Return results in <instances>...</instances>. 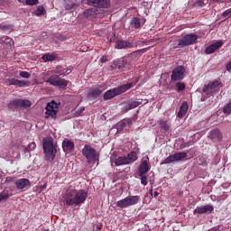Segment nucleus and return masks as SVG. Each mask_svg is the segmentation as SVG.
Wrapping results in <instances>:
<instances>
[{"mask_svg": "<svg viewBox=\"0 0 231 231\" xmlns=\"http://www.w3.org/2000/svg\"><path fill=\"white\" fill-rule=\"evenodd\" d=\"M63 199L65 205L68 207H80L88 199V191L86 189H75L73 187H69L64 191Z\"/></svg>", "mask_w": 231, "mask_h": 231, "instance_id": "f257e3e1", "label": "nucleus"}, {"mask_svg": "<svg viewBox=\"0 0 231 231\" xmlns=\"http://www.w3.org/2000/svg\"><path fill=\"white\" fill-rule=\"evenodd\" d=\"M43 152L47 162H53L57 154V145L53 143V138L46 137L42 139Z\"/></svg>", "mask_w": 231, "mask_h": 231, "instance_id": "f03ea898", "label": "nucleus"}, {"mask_svg": "<svg viewBox=\"0 0 231 231\" xmlns=\"http://www.w3.org/2000/svg\"><path fill=\"white\" fill-rule=\"evenodd\" d=\"M133 88V83H126L118 88L107 90L104 94V100H111V98H115L117 95H122V93H125V91H129Z\"/></svg>", "mask_w": 231, "mask_h": 231, "instance_id": "7ed1b4c3", "label": "nucleus"}, {"mask_svg": "<svg viewBox=\"0 0 231 231\" xmlns=\"http://www.w3.org/2000/svg\"><path fill=\"white\" fill-rule=\"evenodd\" d=\"M82 154L86 157L88 163H97L100 158V154L89 144L84 145Z\"/></svg>", "mask_w": 231, "mask_h": 231, "instance_id": "20e7f679", "label": "nucleus"}, {"mask_svg": "<svg viewBox=\"0 0 231 231\" xmlns=\"http://www.w3.org/2000/svg\"><path fill=\"white\" fill-rule=\"evenodd\" d=\"M131 68H133L131 58L116 60L111 65V69H118L119 71H127V69H131Z\"/></svg>", "mask_w": 231, "mask_h": 231, "instance_id": "39448f33", "label": "nucleus"}, {"mask_svg": "<svg viewBox=\"0 0 231 231\" xmlns=\"http://www.w3.org/2000/svg\"><path fill=\"white\" fill-rule=\"evenodd\" d=\"M140 201V196H128L119 201L116 202V207L119 208H127V207H133V205H136Z\"/></svg>", "mask_w": 231, "mask_h": 231, "instance_id": "423d86ee", "label": "nucleus"}, {"mask_svg": "<svg viewBox=\"0 0 231 231\" xmlns=\"http://www.w3.org/2000/svg\"><path fill=\"white\" fill-rule=\"evenodd\" d=\"M220 89H221V82L216 80L208 83V85H204L202 93L204 95H212V93H216Z\"/></svg>", "mask_w": 231, "mask_h": 231, "instance_id": "0eeeda50", "label": "nucleus"}, {"mask_svg": "<svg viewBox=\"0 0 231 231\" xmlns=\"http://www.w3.org/2000/svg\"><path fill=\"white\" fill-rule=\"evenodd\" d=\"M196 41H198V35L193 33L187 34L179 40V46L180 48H185V46L195 44Z\"/></svg>", "mask_w": 231, "mask_h": 231, "instance_id": "6e6552de", "label": "nucleus"}, {"mask_svg": "<svg viewBox=\"0 0 231 231\" xmlns=\"http://www.w3.org/2000/svg\"><path fill=\"white\" fill-rule=\"evenodd\" d=\"M46 82L51 84V86H55L57 88H66L68 86V81L64 79L59 77V75L51 76Z\"/></svg>", "mask_w": 231, "mask_h": 231, "instance_id": "1a4fd4ad", "label": "nucleus"}, {"mask_svg": "<svg viewBox=\"0 0 231 231\" xmlns=\"http://www.w3.org/2000/svg\"><path fill=\"white\" fill-rule=\"evenodd\" d=\"M187 156H188L187 152H176V153L167 157L162 163L169 164V163H172L174 162H181V160H185V158H187Z\"/></svg>", "mask_w": 231, "mask_h": 231, "instance_id": "9d476101", "label": "nucleus"}, {"mask_svg": "<svg viewBox=\"0 0 231 231\" xmlns=\"http://www.w3.org/2000/svg\"><path fill=\"white\" fill-rule=\"evenodd\" d=\"M185 79V67L178 66L172 70L171 80H183Z\"/></svg>", "mask_w": 231, "mask_h": 231, "instance_id": "9b49d317", "label": "nucleus"}, {"mask_svg": "<svg viewBox=\"0 0 231 231\" xmlns=\"http://www.w3.org/2000/svg\"><path fill=\"white\" fill-rule=\"evenodd\" d=\"M45 109V115H47V116H51V118H55L57 116V109H59V104L55 103V101H52L51 103H48Z\"/></svg>", "mask_w": 231, "mask_h": 231, "instance_id": "f8f14e48", "label": "nucleus"}, {"mask_svg": "<svg viewBox=\"0 0 231 231\" xmlns=\"http://www.w3.org/2000/svg\"><path fill=\"white\" fill-rule=\"evenodd\" d=\"M207 212H214V206L206 205L203 207H197L193 211L194 214H207Z\"/></svg>", "mask_w": 231, "mask_h": 231, "instance_id": "ddd939ff", "label": "nucleus"}, {"mask_svg": "<svg viewBox=\"0 0 231 231\" xmlns=\"http://www.w3.org/2000/svg\"><path fill=\"white\" fill-rule=\"evenodd\" d=\"M221 46H223V42H221V41L216 42L213 44H211L210 46L206 48V53L208 55H210V54L214 53L215 51H217V50H219V48H221Z\"/></svg>", "mask_w": 231, "mask_h": 231, "instance_id": "4468645a", "label": "nucleus"}, {"mask_svg": "<svg viewBox=\"0 0 231 231\" xmlns=\"http://www.w3.org/2000/svg\"><path fill=\"white\" fill-rule=\"evenodd\" d=\"M6 86H17L18 88H23V86H26V81L24 80H19L16 79H5Z\"/></svg>", "mask_w": 231, "mask_h": 231, "instance_id": "2eb2a0df", "label": "nucleus"}, {"mask_svg": "<svg viewBox=\"0 0 231 231\" xmlns=\"http://www.w3.org/2000/svg\"><path fill=\"white\" fill-rule=\"evenodd\" d=\"M116 48L117 50H125L126 48H134V44L124 40H118L116 42Z\"/></svg>", "mask_w": 231, "mask_h": 231, "instance_id": "dca6fc26", "label": "nucleus"}, {"mask_svg": "<svg viewBox=\"0 0 231 231\" xmlns=\"http://www.w3.org/2000/svg\"><path fill=\"white\" fill-rule=\"evenodd\" d=\"M14 183L18 190H23V189L30 187V180L28 179H19L16 180Z\"/></svg>", "mask_w": 231, "mask_h": 231, "instance_id": "f3484780", "label": "nucleus"}, {"mask_svg": "<svg viewBox=\"0 0 231 231\" xmlns=\"http://www.w3.org/2000/svg\"><path fill=\"white\" fill-rule=\"evenodd\" d=\"M208 138L213 140V142H219L221 138H223V134H221V131H219V129H215L210 131Z\"/></svg>", "mask_w": 231, "mask_h": 231, "instance_id": "a211bd4d", "label": "nucleus"}, {"mask_svg": "<svg viewBox=\"0 0 231 231\" xmlns=\"http://www.w3.org/2000/svg\"><path fill=\"white\" fill-rule=\"evenodd\" d=\"M75 143L69 139H65L62 143V149L64 152H71L72 149H74Z\"/></svg>", "mask_w": 231, "mask_h": 231, "instance_id": "6ab92c4d", "label": "nucleus"}, {"mask_svg": "<svg viewBox=\"0 0 231 231\" xmlns=\"http://www.w3.org/2000/svg\"><path fill=\"white\" fill-rule=\"evenodd\" d=\"M149 172V162L147 160H143L139 166V176H143Z\"/></svg>", "mask_w": 231, "mask_h": 231, "instance_id": "aec40b11", "label": "nucleus"}, {"mask_svg": "<svg viewBox=\"0 0 231 231\" xmlns=\"http://www.w3.org/2000/svg\"><path fill=\"white\" fill-rule=\"evenodd\" d=\"M102 88H96L88 92V97L90 100H95V98H98L102 95Z\"/></svg>", "mask_w": 231, "mask_h": 231, "instance_id": "412c9836", "label": "nucleus"}, {"mask_svg": "<svg viewBox=\"0 0 231 231\" xmlns=\"http://www.w3.org/2000/svg\"><path fill=\"white\" fill-rule=\"evenodd\" d=\"M145 23V20H141L140 18L134 17L130 21L131 26L134 28L135 30H138V28L142 27V24Z\"/></svg>", "mask_w": 231, "mask_h": 231, "instance_id": "4be33fe9", "label": "nucleus"}, {"mask_svg": "<svg viewBox=\"0 0 231 231\" xmlns=\"http://www.w3.org/2000/svg\"><path fill=\"white\" fill-rule=\"evenodd\" d=\"M142 99H139L137 101H132L130 103H128V105L126 106H124V110L125 111H131V109H134L136 107H138V106H142Z\"/></svg>", "mask_w": 231, "mask_h": 231, "instance_id": "5701e85b", "label": "nucleus"}, {"mask_svg": "<svg viewBox=\"0 0 231 231\" xmlns=\"http://www.w3.org/2000/svg\"><path fill=\"white\" fill-rule=\"evenodd\" d=\"M187 111H189V103L184 101L180 106L179 113H178L179 118H183V116L187 115Z\"/></svg>", "mask_w": 231, "mask_h": 231, "instance_id": "b1692460", "label": "nucleus"}, {"mask_svg": "<svg viewBox=\"0 0 231 231\" xmlns=\"http://www.w3.org/2000/svg\"><path fill=\"white\" fill-rule=\"evenodd\" d=\"M125 158L129 165V163H134V162L138 160V155L136 154V152H131L127 156H125Z\"/></svg>", "mask_w": 231, "mask_h": 231, "instance_id": "393cba45", "label": "nucleus"}, {"mask_svg": "<svg viewBox=\"0 0 231 231\" xmlns=\"http://www.w3.org/2000/svg\"><path fill=\"white\" fill-rule=\"evenodd\" d=\"M114 163L116 167H120V165H128L127 159L125 158V156L116 158L114 161Z\"/></svg>", "mask_w": 231, "mask_h": 231, "instance_id": "a878e982", "label": "nucleus"}, {"mask_svg": "<svg viewBox=\"0 0 231 231\" xmlns=\"http://www.w3.org/2000/svg\"><path fill=\"white\" fill-rule=\"evenodd\" d=\"M110 5L109 0H98L97 8H109Z\"/></svg>", "mask_w": 231, "mask_h": 231, "instance_id": "bb28decb", "label": "nucleus"}, {"mask_svg": "<svg viewBox=\"0 0 231 231\" xmlns=\"http://www.w3.org/2000/svg\"><path fill=\"white\" fill-rule=\"evenodd\" d=\"M84 15L86 17H95L97 15V9L90 8L84 11Z\"/></svg>", "mask_w": 231, "mask_h": 231, "instance_id": "cd10ccee", "label": "nucleus"}, {"mask_svg": "<svg viewBox=\"0 0 231 231\" xmlns=\"http://www.w3.org/2000/svg\"><path fill=\"white\" fill-rule=\"evenodd\" d=\"M43 62H50V61H53L57 59V57H55V55H51L50 53L44 54L42 57Z\"/></svg>", "mask_w": 231, "mask_h": 231, "instance_id": "c85d7f7f", "label": "nucleus"}, {"mask_svg": "<svg viewBox=\"0 0 231 231\" xmlns=\"http://www.w3.org/2000/svg\"><path fill=\"white\" fill-rule=\"evenodd\" d=\"M71 71H73L72 69H63L62 70L56 71V73L59 77H66V75H69Z\"/></svg>", "mask_w": 231, "mask_h": 231, "instance_id": "c756f323", "label": "nucleus"}, {"mask_svg": "<svg viewBox=\"0 0 231 231\" xmlns=\"http://www.w3.org/2000/svg\"><path fill=\"white\" fill-rule=\"evenodd\" d=\"M32 106V102L28 99H20V107H24L25 109Z\"/></svg>", "mask_w": 231, "mask_h": 231, "instance_id": "7c9ffc66", "label": "nucleus"}, {"mask_svg": "<svg viewBox=\"0 0 231 231\" xmlns=\"http://www.w3.org/2000/svg\"><path fill=\"white\" fill-rule=\"evenodd\" d=\"M9 109H15L16 107H20V99H15L14 101H11L8 104Z\"/></svg>", "mask_w": 231, "mask_h": 231, "instance_id": "2f4dec72", "label": "nucleus"}, {"mask_svg": "<svg viewBox=\"0 0 231 231\" xmlns=\"http://www.w3.org/2000/svg\"><path fill=\"white\" fill-rule=\"evenodd\" d=\"M159 125L162 129H163V131H169V129H170L169 124L167 123V121H165L163 119H161L159 121Z\"/></svg>", "mask_w": 231, "mask_h": 231, "instance_id": "473e14b6", "label": "nucleus"}, {"mask_svg": "<svg viewBox=\"0 0 231 231\" xmlns=\"http://www.w3.org/2000/svg\"><path fill=\"white\" fill-rule=\"evenodd\" d=\"M77 5V2L75 1H69V3L65 5L66 10H73L75 6Z\"/></svg>", "mask_w": 231, "mask_h": 231, "instance_id": "72a5a7b5", "label": "nucleus"}, {"mask_svg": "<svg viewBox=\"0 0 231 231\" xmlns=\"http://www.w3.org/2000/svg\"><path fill=\"white\" fill-rule=\"evenodd\" d=\"M35 147H37V144L35 143H31L28 144V146L24 149L25 152H31V151H34Z\"/></svg>", "mask_w": 231, "mask_h": 231, "instance_id": "f704fd0d", "label": "nucleus"}, {"mask_svg": "<svg viewBox=\"0 0 231 231\" xmlns=\"http://www.w3.org/2000/svg\"><path fill=\"white\" fill-rule=\"evenodd\" d=\"M34 14L38 16L42 15V14H44V6L42 5L38 6L37 9L34 11Z\"/></svg>", "mask_w": 231, "mask_h": 231, "instance_id": "c9c22d12", "label": "nucleus"}, {"mask_svg": "<svg viewBox=\"0 0 231 231\" xmlns=\"http://www.w3.org/2000/svg\"><path fill=\"white\" fill-rule=\"evenodd\" d=\"M25 5L28 6H35V5H39V0H25Z\"/></svg>", "mask_w": 231, "mask_h": 231, "instance_id": "e433bc0d", "label": "nucleus"}, {"mask_svg": "<svg viewBox=\"0 0 231 231\" xmlns=\"http://www.w3.org/2000/svg\"><path fill=\"white\" fill-rule=\"evenodd\" d=\"M88 5L89 6H94L95 8H98V0H87Z\"/></svg>", "mask_w": 231, "mask_h": 231, "instance_id": "4c0bfd02", "label": "nucleus"}, {"mask_svg": "<svg viewBox=\"0 0 231 231\" xmlns=\"http://www.w3.org/2000/svg\"><path fill=\"white\" fill-rule=\"evenodd\" d=\"M223 112L226 115H231V102L224 107Z\"/></svg>", "mask_w": 231, "mask_h": 231, "instance_id": "58836bf2", "label": "nucleus"}, {"mask_svg": "<svg viewBox=\"0 0 231 231\" xmlns=\"http://www.w3.org/2000/svg\"><path fill=\"white\" fill-rule=\"evenodd\" d=\"M86 111V108L84 106H80L76 112L75 116H80Z\"/></svg>", "mask_w": 231, "mask_h": 231, "instance_id": "ea45409f", "label": "nucleus"}, {"mask_svg": "<svg viewBox=\"0 0 231 231\" xmlns=\"http://www.w3.org/2000/svg\"><path fill=\"white\" fill-rule=\"evenodd\" d=\"M7 198H10V195L5 192H1L0 193V201H5Z\"/></svg>", "mask_w": 231, "mask_h": 231, "instance_id": "a19ab883", "label": "nucleus"}, {"mask_svg": "<svg viewBox=\"0 0 231 231\" xmlns=\"http://www.w3.org/2000/svg\"><path fill=\"white\" fill-rule=\"evenodd\" d=\"M19 75L22 77V79H30V74L28 71H21Z\"/></svg>", "mask_w": 231, "mask_h": 231, "instance_id": "79ce46f5", "label": "nucleus"}, {"mask_svg": "<svg viewBox=\"0 0 231 231\" xmlns=\"http://www.w3.org/2000/svg\"><path fill=\"white\" fill-rule=\"evenodd\" d=\"M178 91H183L185 89V83L179 82L176 84Z\"/></svg>", "mask_w": 231, "mask_h": 231, "instance_id": "37998d69", "label": "nucleus"}, {"mask_svg": "<svg viewBox=\"0 0 231 231\" xmlns=\"http://www.w3.org/2000/svg\"><path fill=\"white\" fill-rule=\"evenodd\" d=\"M231 15V8L226 9L223 14H222V17H230Z\"/></svg>", "mask_w": 231, "mask_h": 231, "instance_id": "c03bdc74", "label": "nucleus"}, {"mask_svg": "<svg viewBox=\"0 0 231 231\" xmlns=\"http://www.w3.org/2000/svg\"><path fill=\"white\" fill-rule=\"evenodd\" d=\"M141 183L145 187L147 185V177L145 175L141 176Z\"/></svg>", "mask_w": 231, "mask_h": 231, "instance_id": "a18cd8bd", "label": "nucleus"}, {"mask_svg": "<svg viewBox=\"0 0 231 231\" xmlns=\"http://www.w3.org/2000/svg\"><path fill=\"white\" fill-rule=\"evenodd\" d=\"M196 5H197V6H200L201 8H203V6H205V1L204 0H197Z\"/></svg>", "mask_w": 231, "mask_h": 231, "instance_id": "49530a36", "label": "nucleus"}, {"mask_svg": "<svg viewBox=\"0 0 231 231\" xmlns=\"http://www.w3.org/2000/svg\"><path fill=\"white\" fill-rule=\"evenodd\" d=\"M227 196L226 195H222V196H218L217 198V201H224V199H226Z\"/></svg>", "mask_w": 231, "mask_h": 231, "instance_id": "de8ad7c7", "label": "nucleus"}, {"mask_svg": "<svg viewBox=\"0 0 231 231\" xmlns=\"http://www.w3.org/2000/svg\"><path fill=\"white\" fill-rule=\"evenodd\" d=\"M131 119H124L123 123L125 124L126 125H131Z\"/></svg>", "mask_w": 231, "mask_h": 231, "instance_id": "09e8293b", "label": "nucleus"}, {"mask_svg": "<svg viewBox=\"0 0 231 231\" xmlns=\"http://www.w3.org/2000/svg\"><path fill=\"white\" fill-rule=\"evenodd\" d=\"M121 129H124L125 127H127V125L126 124H124V121H122L120 124H119Z\"/></svg>", "mask_w": 231, "mask_h": 231, "instance_id": "8fccbe9b", "label": "nucleus"}, {"mask_svg": "<svg viewBox=\"0 0 231 231\" xmlns=\"http://www.w3.org/2000/svg\"><path fill=\"white\" fill-rule=\"evenodd\" d=\"M226 69H227V71H231V60L226 65Z\"/></svg>", "mask_w": 231, "mask_h": 231, "instance_id": "3c124183", "label": "nucleus"}, {"mask_svg": "<svg viewBox=\"0 0 231 231\" xmlns=\"http://www.w3.org/2000/svg\"><path fill=\"white\" fill-rule=\"evenodd\" d=\"M100 60H101V62H107V58L106 57H101V59H100Z\"/></svg>", "mask_w": 231, "mask_h": 231, "instance_id": "603ef678", "label": "nucleus"}, {"mask_svg": "<svg viewBox=\"0 0 231 231\" xmlns=\"http://www.w3.org/2000/svg\"><path fill=\"white\" fill-rule=\"evenodd\" d=\"M8 28H10L9 26H6V25H3L2 26V30H8Z\"/></svg>", "mask_w": 231, "mask_h": 231, "instance_id": "864d4df0", "label": "nucleus"}, {"mask_svg": "<svg viewBox=\"0 0 231 231\" xmlns=\"http://www.w3.org/2000/svg\"><path fill=\"white\" fill-rule=\"evenodd\" d=\"M153 196H154V198H158V196H159L158 191H154Z\"/></svg>", "mask_w": 231, "mask_h": 231, "instance_id": "5fc2aeb1", "label": "nucleus"}, {"mask_svg": "<svg viewBox=\"0 0 231 231\" xmlns=\"http://www.w3.org/2000/svg\"><path fill=\"white\" fill-rule=\"evenodd\" d=\"M42 190H44V189H46V184H44L43 186L41 187Z\"/></svg>", "mask_w": 231, "mask_h": 231, "instance_id": "6e6d98bb", "label": "nucleus"}, {"mask_svg": "<svg viewBox=\"0 0 231 231\" xmlns=\"http://www.w3.org/2000/svg\"><path fill=\"white\" fill-rule=\"evenodd\" d=\"M136 82H138V80H136L134 84H136Z\"/></svg>", "mask_w": 231, "mask_h": 231, "instance_id": "4d7b16f0", "label": "nucleus"}]
</instances>
